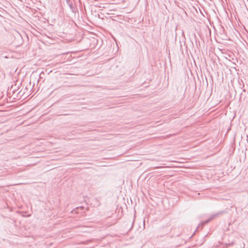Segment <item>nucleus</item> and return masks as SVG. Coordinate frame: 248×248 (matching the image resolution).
<instances>
[{
    "mask_svg": "<svg viewBox=\"0 0 248 248\" xmlns=\"http://www.w3.org/2000/svg\"><path fill=\"white\" fill-rule=\"evenodd\" d=\"M134 222V218L132 216H131L130 217H127L126 220H125V223H126L125 227L127 229L130 230L133 227Z\"/></svg>",
    "mask_w": 248,
    "mask_h": 248,
    "instance_id": "f257e3e1",
    "label": "nucleus"
},
{
    "mask_svg": "<svg viewBox=\"0 0 248 248\" xmlns=\"http://www.w3.org/2000/svg\"><path fill=\"white\" fill-rule=\"evenodd\" d=\"M195 65L196 66V63L194 62Z\"/></svg>",
    "mask_w": 248,
    "mask_h": 248,
    "instance_id": "423d86ee",
    "label": "nucleus"
},
{
    "mask_svg": "<svg viewBox=\"0 0 248 248\" xmlns=\"http://www.w3.org/2000/svg\"><path fill=\"white\" fill-rule=\"evenodd\" d=\"M111 226V224H108V225L107 226V227H109V226Z\"/></svg>",
    "mask_w": 248,
    "mask_h": 248,
    "instance_id": "39448f33",
    "label": "nucleus"
},
{
    "mask_svg": "<svg viewBox=\"0 0 248 248\" xmlns=\"http://www.w3.org/2000/svg\"><path fill=\"white\" fill-rule=\"evenodd\" d=\"M18 86H16V84L12 85L10 88H8V93L9 95L12 94V95H14L16 92L18 90Z\"/></svg>",
    "mask_w": 248,
    "mask_h": 248,
    "instance_id": "7ed1b4c3",
    "label": "nucleus"
},
{
    "mask_svg": "<svg viewBox=\"0 0 248 248\" xmlns=\"http://www.w3.org/2000/svg\"><path fill=\"white\" fill-rule=\"evenodd\" d=\"M24 92H23V93H22V91H19V92L18 93H17V94L16 97H18V96L21 97V96H22V95H23V94H24Z\"/></svg>",
    "mask_w": 248,
    "mask_h": 248,
    "instance_id": "20e7f679",
    "label": "nucleus"
},
{
    "mask_svg": "<svg viewBox=\"0 0 248 248\" xmlns=\"http://www.w3.org/2000/svg\"><path fill=\"white\" fill-rule=\"evenodd\" d=\"M225 213H226V212L225 211H221L218 213H217L213 215L212 216H211L208 219L206 220V221H203L202 222V225H204V224L209 222L210 221H211L212 219H213L215 217H218L219 216L223 214H225Z\"/></svg>",
    "mask_w": 248,
    "mask_h": 248,
    "instance_id": "f03ea898",
    "label": "nucleus"
}]
</instances>
